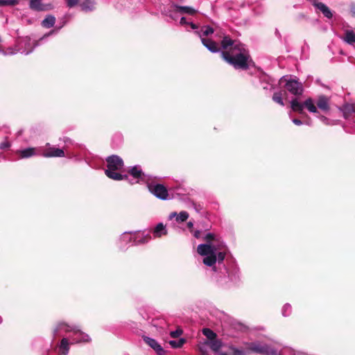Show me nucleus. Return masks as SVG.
<instances>
[{"label":"nucleus","mask_w":355,"mask_h":355,"mask_svg":"<svg viewBox=\"0 0 355 355\" xmlns=\"http://www.w3.org/2000/svg\"><path fill=\"white\" fill-rule=\"evenodd\" d=\"M204 240L206 243L198 245L197 252L199 254L204 256L202 262L205 265L212 267L214 271H216V253L217 251L225 248V244L220 236L213 233H207Z\"/></svg>","instance_id":"nucleus-2"},{"label":"nucleus","mask_w":355,"mask_h":355,"mask_svg":"<svg viewBox=\"0 0 355 355\" xmlns=\"http://www.w3.org/2000/svg\"><path fill=\"white\" fill-rule=\"evenodd\" d=\"M129 174L133 178L135 181L130 180V183L133 184L135 183H139L140 180H144L145 174L143 173L140 166H135L132 167L129 171Z\"/></svg>","instance_id":"nucleus-12"},{"label":"nucleus","mask_w":355,"mask_h":355,"mask_svg":"<svg viewBox=\"0 0 355 355\" xmlns=\"http://www.w3.org/2000/svg\"><path fill=\"white\" fill-rule=\"evenodd\" d=\"M149 191L156 198L166 200L168 198V193L166 187L162 184H148Z\"/></svg>","instance_id":"nucleus-10"},{"label":"nucleus","mask_w":355,"mask_h":355,"mask_svg":"<svg viewBox=\"0 0 355 355\" xmlns=\"http://www.w3.org/2000/svg\"><path fill=\"white\" fill-rule=\"evenodd\" d=\"M316 105L317 106L311 98L306 99L303 103L299 102L297 98H294L291 101L292 110L300 113H302L304 108H306L310 112L315 114H318L317 107L325 112L329 110V101L325 96H320Z\"/></svg>","instance_id":"nucleus-3"},{"label":"nucleus","mask_w":355,"mask_h":355,"mask_svg":"<svg viewBox=\"0 0 355 355\" xmlns=\"http://www.w3.org/2000/svg\"><path fill=\"white\" fill-rule=\"evenodd\" d=\"M343 116L345 119L348 118L351 114L354 112V106L352 104H345L341 109Z\"/></svg>","instance_id":"nucleus-26"},{"label":"nucleus","mask_w":355,"mask_h":355,"mask_svg":"<svg viewBox=\"0 0 355 355\" xmlns=\"http://www.w3.org/2000/svg\"><path fill=\"white\" fill-rule=\"evenodd\" d=\"M143 338L145 343L148 344L151 348H153L157 354L162 355L164 354L163 348L156 340L148 336H144Z\"/></svg>","instance_id":"nucleus-15"},{"label":"nucleus","mask_w":355,"mask_h":355,"mask_svg":"<svg viewBox=\"0 0 355 355\" xmlns=\"http://www.w3.org/2000/svg\"><path fill=\"white\" fill-rule=\"evenodd\" d=\"M232 355H245V354L242 350H239L238 349H234Z\"/></svg>","instance_id":"nucleus-44"},{"label":"nucleus","mask_w":355,"mask_h":355,"mask_svg":"<svg viewBox=\"0 0 355 355\" xmlns=\"http://www.w3.org/2000/svg\"><path fill=\"white\" fill-rule=\"evenodd\" d=\"M87 340L82 338V335L79 336L74 333H71L70 335L63 337L59 345V349L62 355H67L69 351L70 345L77 344L80 343H89L91 340L90 337L87 334Z\"/></svg>","instance_id":"nucleus-6"},{"label":"nucleus","mask_w":355,"mask_h":355,"mask_svg":"<svg viewBox=\"0 0 355 355\" xmlns=\"http://www.w3.org/2000/svg\"><path fill=\"white\" fill-rule=\"evenodd\" d=\"M223 266L224 267V270L226 274H227V276L228 277L231 279V280H233V277L231 276L229 273V272L227 271V269L224 266V265L223 264Z\"/></svg>","instance_id":"nucleus-47"},{"label":"nucleus","mask_w":355,"mask_h":355,"mask_svg":"<svg viewBox=\"0 0 355 355\" xmlns=\"http://www.w3.org/2000/svg\"><path fill=\"white\" fill-rule=\"evenodd\" d=\"M21 134V131L18 132V135H20Z\"/></svg>","instance_id":"nucleus-49"},{"label":"nucleus","mask_w":355,"mask_h":355,"mask_svg":"<svg viewBox=\"0 0 355 355\" xmlns=\"http://www.w3.org/2000/svg\"><path fill=\"white\" fill-rule=\"evenodd\" d=\"M180 23V24H182V25H184V24H189V25H190V26H191V28L192 29H193V30H195V29H196V28H198V27H197V26H196L195 24H193V23H192V22H191V23H188V22L187 21L186 18H185L184 17H181Z\"/></svg>","instance_id":"nucleus-38"},{"label":"nucleus","mask_w":355,"mask_h":355,"mask_svg":"<svg viewBox=\"0 0 355 355\" xmlns=\"http://www.w3.org/2000/svg\"><path fill=\"white\" fill-rule=\"evenodd\" d=\"M10 147V143L8 141H4L0 144L1 149H6Z\"/></svg>","instance_id":"nucleus-41"},{"label":"nucleus","mask_w":355,"mask_h":355,"mask_svg":"<svg viewBox=\"0 0 355 355\" xmlns=\"http://www.w3.org/2000/svg\"><path fill=\"white\" fill-rule=\"evenodd\" d=\"M182 334V331L180 330H175L171 332L170 335L172 338H178Z\"/></svg>","instance_id":"nucleus-43"},{"label":"nucleus","mask_w":355,"mask_h":355,"mask_svg":"<svg viewBox=\"0 0 355 355\" xmlns=\"http://www.w3.org/2000/svg\"><path fill=\"white\" fill-rule=\"evenodd\" d=\"M74 333L78 335H82V338L87 340V334L83 332L78 326L75 324H69L67 322L61 321L57 322L53 328V337L63 336L66 337Z\"/></svg>","instance_id":"nucleus-5"},{"label":"nucleus","mask_w":355,"mask_h":355,"mask_svg":"<svg viewBox=\"0 0 355 355\" xmlns=\"http://www.w3.org/2000/svg\"><path fill=\"white\" fill-rule=\"evenodd\" d=\"M248 349L254 352L263 355H277V352L274 348L266 344H262L259 342L251 343Z\"/></svg>","instance_id":"nucleus-9"},{"label":"nucleus","mask_w":355,"mask_h":355,"mask_svg":"<svg viewBox=\"0 0 355 355\" xmlns=\"http://www.w3.org/2000/svg\"><path fill=\"white\" fill-rule=\"evenodd\" d=\"M29 8L32 10L41 12L51 10L52 7L51 4H44L42 0H30Z\"/></svg>","instance_id":"nucleus-13"},{"label":"nucleus","mask_w":355,"mask_h":355,"mask_svg":"<svg viewBox=\"0 0 355 355\" xmlns=\"http://www.w3.org/2000/svg\"><path fill=\"white\" fill-rule=\"evenodd\" d=\"M187 227L189 229H191L193 227V223L191 221L187 223Z\"/></svg>","instance_id":"nucleus-48"},{"label":"nucleus","mask_w":355,"mask_h":355,"mask_svg":"<svg viewBox=\"0 0 355 355\" xmlns=\"http://www.w3.org/2000/svg\"><path fill=\"white\" fill-rule=\"evenodd\" d=\"M95 2L93 0H85L80 4L82 10L86 12L93 10Z\"/></svg>","instance_id":"nucleus-27"},{"label":"nucleus","mask_w":355,"mask_h":355,"mask_svg":"<svg viewBox=\"0 0 355 355\" xmlns=\"http://www.w3.org/2000/svg\"><path fill=\"white\" fill-rule=\"evenodd\" d=\"M292 121L294 124H295L297 125H300L302 124V122L300 119H293Z\"/></svg>","instance_id":"nucleus-45"},{"label":"nucleus","mask_w":355,"mask_h":355,"mask_svg":"<svg viewBox=\"0 0 355 355\" xmlns=\"http://www.w3.org/2000/svg\"><path fill=\"white\" fill-rule=\"evenodd\" d=\"M1 320H1V318H0V322H1Z\"/></svg>","instance_id":"nucleus-50"},{"label":"nucleus","mask_w":355,"mask_h":355,"mask_svg":"<svg viewBox=\"0 0 355 355\" xmlns=\"http://www.w3.org/2000/svg\"><path fill=\"white\" fill-rule=\"evenodd\" d=\"M39 45V41H32L30 37H26L18 43V51L25 55L31 53Z\"/></svg>","instance_id":"nucleus-8"},{"label":"nucleus","mask_w":355,"mask_h":355,"mask_svg":"<svg viewBox=\"0 0 355 355\" xmlns=\"http://www.w3.org/2000/svg\"><path fill=\"white\" fill-rule=\"evenodd\" d=\"M175 6V4H173L169 8H164L162 9V13L173 20H177L178 18V13H179V12L177 10Z\"/></svg>","instance_id":"nucleus-17"},{"label":"nucleus","mask_w":355,"mask_h":355,"mask_svg":"<svg viewBox=\"0 0 355 355\" xmlns=\"http://www.w3.org/2000/svg\"><path fill=\"white\" fill-rule=\"evenodd\" d=\"M225 257V253L221 250L217 251L216 253V263H218V266H220L221 264H223V260Z\"/></svg>","instance_id":"nucleus-35"},{"label":"nucleus","mask_w":355,"mask_h":355,"mask_svg":"<svg viewBox=\"0 0 355 355\" xmlns=\"http://www.w3.org/2000/svg\"><path fill=\"white\" fill-rule=\"evenodd\" d=\"M64 155V152L62 149L54 147L49 148L42 154V156L44 157H63Z\"/></svg>","instance_id":"nucleus-14"},{"label":"nucleus","mask_w":355,"mask_h":355,"mask_svg":"<svg viewBox=\"0 0 355 355\" xmlns=\"http://www.w3.org/2000/svg\"><path fill=\"white\" fill-rule=\"evenodd\" d=\"M120 245L121 247H125L128 243H135V234L132 232H124L119 238Z\"/></svg>","instance_id":"nucleus-19"},{"label":"nucleus","mask_w":355,"mask_h":355,"mask_svg":"<svg viewBox=\"0 0 355 355\" xmlns=\"http://www.w3.org/2000/svg\"><path fill=\"white\" fill-rule=\"evenodd\" d=\"M261 85L263 89L271 90L273 88V85L269 82V78L266 76H263L261 78Z\"/></svg>","instance_id":"nucleus-30"},{"label":"nucleus","mask_w":355,"mask_h":355,"mask_svg":"<svg viewBox=\"0 0 355 355\" xmlns=\"http://www.w3.org/2000/svg\"><path fill=\"white\" fill-rule=\"evenodd\" d=\"M177 10L180 14H188L193 15L196 12V10L192 7L189 6H175Z\"/></svg>","instance_id":"nucleus-24"},{"label":"nucleus","mask_w":355,"mask_h":355,"mask_svg":"<svg viewBox=\"0 0 355 355\" xmlns=\"http://www.w3.org/2000/svg\"><path fill=\"white\" fill-rule=\"evenodd\" d=\"M61 28H62V26H60V27H58L57 28V30H52V31H51L48 34H46L42 37H41L40 40H42L44 38L49 37V35H51L52 34H54V33H56Z\"/></svg>","instance_id":"nucleus-42"},{"label":"nucleus","mask_w":355,"mask_h":355,"mask_svg":"<svg viewBox=\"0 0 355 355\" xmlns=\"http://www.w3.org/2000/svg\"><path fill=\"white\" fill-rule=\"evenodd\" d=\"M1 52L5 55H12L16 54L17 52L19 51H18V46H17L15 49L8 48L6 51H3Z\"/></svg>","instance_id":"nucleus-37"},{"label":"nucleus","mask_w":355,"mask_h":355,"mask_svg":"<svg viewBox=\"0 0 355 355\" xmlns=\"http://www.w3.org/2000/svg\"><path fill=\"white\" fill-rule=\"evenodd\" d=\"M168 234L166 225L162 223H158L153 230V234L154 238H161Z\"/></svg>","instance_id":"nucleus-18"},{"label":"nucleus","mask_w":355,"mask_h":355,"mask_svg":"<svg viewBox=\"0 0 355 355\" xmlns=\"http://www.w3.org/2000/svg\"><path fill=\"white\" fill-rule=\"evenodd\" d=\"M189 214L188 212L185 211H180L179 214H177L176 212H172L170 214V218H173L174 216H176V220L178 222H184L187 220L189 218Z\"/></svg>","instance_id":"nucleus-23"},{"label":"nucleus","mask_w":355,"mask_h":355,"mask_svg":"<svg viewBox=\"0 0 355 355\" xmlns=\"http://www.w3.org/2000/svg\"><path fill=\"white\" fill-rule=\"evenodd\" d=\"M151 239V236L149 234L144 233H135V244H144L148 243Z\"/></svg>","instance_id":"nucleus-20"},{"label":"nucleus","mask_w":355,"mask_h":355,"mask_svg":"<svg viewBox=\"0 0 355 355\" xmlns=\"http://www.w3.org/2000/svg\"><path fill=\"white\" fill-rule=\"evenodd\" d=\"M19 2V0H0V6H15Z\"/></svg>","instance_id":"nucleus-36"},{"label":"nucleus","mask_w":355,"mask_h":355,"mask_svg":"<svg viewBox=\"0 0 355 355\" xmlns=\"http://www.w3.org/2000/svg\"><path fill=\"white\" fill-rule=\"evenodd\" d=\"M281 82H285V87L291 94L295 96L301 95L302 94L303 86L302 83L299 82L298 80L284 76L281 78Z\"/></svg>","instance_id":"nucleus-7"},{"label":"nucleus","mask_w":355,"mask_h":355,"mask_svg":"<svg viewBox=\"0 0 355 355\" xmlns=\"http://www.w3.org/2000/svg\"><path fill=\"white\" fill-rule=\"evenodd\" d=\"M221 355H226L225 354H222Z\"/></svg>","instance_id":"nucleus-51"},{"label":"nucleus","mask_w":355,"mask_h":355,"mask_svg":"<svg viewBox=\"0 0 355 355\" xmlns=\"http://www.w3.org/2000/svg\"><path fill=\"white\" fill-rule=\"evenodd\" d=\"M207 345L210 347V348L215 352H218L219 349L222 347V343L220 340L214 339L212 340H209L207 343Z\"/></svg>","instance_id":"nucleus-28"},{"label":"nucleus","mask_w":355,"mask_h":355,"mask_svg":"<svg viewBox=\"0 0 355 355\" xmlns=\"http://www.w3.org/2000/svg\"><path fill=\"white\" fill-rule=\"evenodd\" d=\"M55 23V17L53 15H47L42 21L43 27L49 28L54 26Z\"/></svg>","instance_id":"nucleus-22"},{"label":"nucleus","mask_w":355,"mask_h":355,"mask_svg":"<svg viewBox=\"0 0 355 355\" xmlns=\"http://www.w3.org/2000/svg\"><path fill=\"white\" fill-rule=\"evenodd\" d=\"M79 0H67V5L69 8L74 7L78 3Z\"/></svg>","instance_id":"nucleus-40"},{"label":"nucleus","mask_w":355,"mask_h":355,"mask_svg":"<svg viewBox=\"0 0 355 355\" xmlns=\"http://www.w3.org/2000/svg\"><path fill=\"white\" fill-rule=\"evenodd\" d=\"M311 3L315 8L322 12L326 18L330 19L333 17V12L324 3L315 0H311Z\"/></svg>","instance_id":"nucleus-11"},{"label":"nucleus","mask_w":355,"mask_h":355,"mask_svg":"<svg viewBox=\"0 0 355 355\" xmlns=\"http://www.w3.org/2000/svg\"><path fill=\"white\" fill-rule=\"evenodd\" d=\"M201 42L209 51L216 53L219 51L216 42L206 38H202Z\"/></svg>","instance_id":"nucleus-21"},{"label":"nucleus","mask_w":355,"mask_h":355,"mask_svg":"<svg viewBox=\"0 0 355 355\" xmlns=\"http://www.w3.org/2000/svg\"><path fill=\"white\" fill-rule=\"evenodd\" d=\"M292 312L291 305L288 303L285 304L282 309V314L284 317H287L291 315Z\"/></svg>","instance_id":"nucleus-33"},{"label":"nucleus","mask_w":355,"mask_h":355,"mask_svg":"<svg viewBox=\"0 0 355 355\" xmlns=\"http://www.w3.org/2000/svg\"><path fill=\"white\" fill-rule=\"evenodd\" d=\"M184 343V339L180 338L178 340H170L169 344L173 348H178L183 345Z\"/></svg>","instance_id":"nucleus-34"},{"label":"nucleus","mask_w":355,"mask_h":355,"mask_svg":"<svg viewBox=\"0 0 355 355\" xmlns=\"http://www.w3.org/2000/svg\"><path fill=\"white\" fill-rule=\"evenodd\" d=\"M272 100H273V101L279 104L282 106L284 105V103L283 97H282V93L281 92H275L272 96Z\"/></svg>","instance_id":"nucleus-31"},{"label":"nucleus","mask_w":355,"mask_h":355,"mask_svg":"<svg viewBox=\"0 0 355 355\" xmlns=\"http://www.w3.org/2000/svg\"><path fill=\"white\" fill-rule=\"evenodd\" d=\"M37 151V148L29 147L25 149L18 150L17 153L19 155L21 159H26L38 155L39 153Z\"/></svg>","instance_id":"nucleus-16"},{"label":"nucleus","mask_w":355,"mask_h":355,"mask_svg":"<svg viewBox=\"0 0 355 355\" xmlns=\"http://www.w3.org/2000/svg\"><path fill=\"white\" fill-rule=\"evenodd\" d=\"M107 167L105 173L106 175L114 180H121L123 179H128L126 175H121L116 171L121 170L123 166V159L117 155H111L106 158Z\"/></svg>","instance_id":"nucleus-4"},{"label":"nucleus","mask_w":355,"mask_h":355,"mask_svg":"<svg viewBox=\"0 0 355 355\" xmlns=\"http://www.w3.org/2000/svg\"><path fill=\"white\" fill-rule=\"evenodd\" d=\"M200 234H201V232H200V230H196V231L194 232V233H193V236H194L196 238H197V239H198V238H200Z\"/></svg>","instance_id":"nucleus-46"},{"label":"nucleus","mask_w":355,"mask_h":355,"mask_svg":"<svg viewBox=\"0 0 355 355\" xmlns=\"http://www.w3.org/2000/svg\"><path fill=\"white\" fill-rule=\"evenodd\" d=\"M317 117L325 125H332L333 123L331 122V121L327 118L326 116L323 115H318Z\"/></svg>","instance_id":"nucleus-39"},{"label":"nucleus","mask_w":355,"mask_h":355,"mask_svg":"<svg viewBox=\"0 0 355 355\" xmlns=\"http://www.w3.org/2000/svg\"><path fill=\"white\" fill-rule=\"evenodd\" d=\"M201 39L205 38V36H207L214 33V29L210 26H202L200 31L195 32Z\"/></svg>","instance_id":"nucleus-25"},{"label":"nucleus","mask_w":355,"mask_h":355,"mask_svg":"<svg viewBox=\"0 0 355 355\" xmlns=\"http://www.w3.org/2000/svg\"><path fill=\"white\" fill-rule=\"evenodd\" d=\"M202 333L209 340H212L216 337V334L212 330L208 328L203 329Z\"/></svg>","instance_id":"nucleus-32"},{"label":"nucleus","mask_w":355,"mask_h":355,"mask_svg":"<svg viewBox=\"0 0 355 355\" xmlns=\"http://www.w3.org/2000/svg\"><path fill=\"white\" fill-rule=\"evenodd\" d=\"M221 46L225 50L221 52V55L227 63L236 69H248L250 55L243 44L225 36L221 41Z\"/></svg>","instance_id":"nucleus-1"},{"label":"nucleus","mask_w":355,"mask_h":355,"mask_svg":"<svg viewBox=\"0 0 355 355\" xmlns=\"http://www.w3.org/2000/svg\"><path fill=\"white\" fill-rule=\"evenodd\" d=\"M344 41L349 44H354L355 43V33L353 31H347Z\"/></svg>","instance_id":"nucleus-29"}]
</instances>
